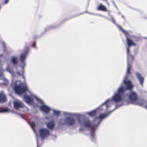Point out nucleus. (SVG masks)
<instances>
[{
  "label": "nucleus",
  "instance_id": "nucleus-1",
  "mask_svg": "<svg viewBox=\"0 0 147 147\" xmlns=\"http://www.w3.org/2000/svg\"><path fill=\"white\" fill-rule=\"evenodd\" d=\"M124 87L122 86V85H120L117 89V93L114 94L112 98L108 99L98 107L97 109L101 111L105 112L107 111L111 105L108 104L107 105V102L111 103L112 101H113L115 102H117L121 101L122 100L123 96H124Z\"/></svg>",
  "mask_w": 147,
  "mask_h": 147
},
{
  "label": "nucleus",
  "instance_id": "nucleus-2",
  "mask_svg": "<svg viewBox=\"0 0 147 147\" xmlns=\"http://www.w3.org/2000/svg\"><path fill=\"white\" fill-rule=\"evenodd\" d=\"M117 107L116 106L114 109L111 111H109L107 114L105 113L100 114L99 117H96L94 120L93 123H91L89 119H86L83 126L89 129H93L95 126H98L102 120L109 115L116 109Z\"/></svg>",
  "mask_w": 147,
  "mask_h": 147
},
{
  "label": "nucleus",
  "instance_id": "nucleus-3",
  "mask_svg": "<svg viewBox=\"0 0 147 147\" xmlns=\"http://www.w3.org/2000/svg\"><path fill=\"white\" fill-rule=\"evenodd\" d=\"M11 85L15 92L18 95H21L28 90L26 84H23L20 80L12 82Z\"/></svg>",
  "mask_w": 147,
  "mask_h": 147
},
{
  "label": "nucleus",
  "instance_id": "nucleus-4",
  "mask_svg": "<svg viewBox=\"0 0 147 147\" xmlns=\"http://www.w3.org/2000/svg\"><path fill=\"white\" fill-rule=\"evenodd\" d=\"M28 48H26V51L23 53L21 54L20 57V60L21 64L19 66L16 68V72L17 74L19 76H21L24 78L23 76L24 71V67L26 66L25 62V57L28 54Z\"/></svg>",
  "mask_w": 147,
  "mask_h": 147
},
{
  "label": "nucleus",
  "instance_id": "nucleus-5",
  "mask_svg": "<svg viewBox=\"0 0 147 147\" xmlns=\"http://www.w3.org/2000/svg\"><path fill=\"white\" fill-rule=\"evenodd\" d=\"M131 66L130 63H127V69L126 75L125 76L124 79L121 85H122L124 87V90L125 89L131 90L133 87V85L131 81L130 80H127L128 77L130 73V69Z\"/></svg>",
  "mask_w": 147,
  "mask_h": 147
},
{
  "label": "nucleus",
  "instance_id": "nucleus-6",
  "mask_svg": "<svg viewBox=\"0 0 147 147\" xmlns=\"http://www.w3.org/2000/svg\"><path fill=\"white\" fill-rule=\"evenodd\" d=\"M127 42L128 45V47L127 48V63H130L132 61L133 59V57L129 54V48L130 47L133 45L135 46L136 44H135L133 41L128 38H127Z\"/></svg>",
  "mask_w": 147,
  "mask_h": 147
},
{
  "label": "nucleus",
  "instance_id": "nucleus-7",
  "mask_svg": "<svg viewBox=\"0 0 147 147\" xmlns=\"http://www.w3.org/2000/svg\"><path fill=\"white\" fill-rule=\"evenodd\" d=\"M62 119H61L59 121V123L62 125H72L75 124L76 122V119L72 117H68L65 118L63 122L61 121Z\"/></svg>",
  "mask_w": 147,
  "mask_h": 147
},
{
  "label": "nucleus",
  "instance_id": "nucleus-8",
  "mask_svg": "<svg viewBox=\"0 0 147 147\" xmlns=\"http://www.w3.org/2000/svg\"><path fill=\"white\" fill-rule=\"evenodd\" d=\"M40 136L42 141L43 140L50 135L49 131L46 128H41L39 130Z\"/></svg>",
  "mask_w": 147,
  "mask_h": 147
},
{
  "label": "nucleus",
  "instance_id": "nucleus-9",
  "mask_svg": "<svg viewBox=\"0 0 147 147\" xmlns=\"http://www.w3.org/2000/svg\"><path fill=\"white\" fill-rule=\"evenodd\" d=\"M126 95L131 103H134L137 99V94L135 92H131L129 95L127 94Z\"/></svg>",
  "mask_w": 147,
  "mask_h": 147
},
{
  "label": "nucleus",
  "instance_id": "nucleus-10",
  "mask_svg": "<svg viewBox=\"0 0 147 147\" xmlns=\"http://www.w3.org/2000/svg\"><path fill=\"white\" fill-rule=\"evenodd\" d=\"M135 74L139 82L140 85L143 86V82L144 81V78L139 73L136 72L135 73Z\"/></svg>",
  "mask_w": 147,
  "mask_h": 147
},
{
  "label": "nucleus",
  "instance_id": "nucleus-11",
  "mask_svg": "<svg viewBox=\"0 0 147 147\" xmlns=\"http://www.w3.org/2000/svg\"><path fill=\"white\" fill-rule=\"evenodd\" d=\"M78 115L76 117L78 118V123L81 126H83L84 123L85 121L86 118L82 119V115L78 113H77Z\"/></svg>",
  "mask_w": 147,
  "mask_h": 147
},
{
  "label": "nucleus",
  "instance_id": "nucleus-12",
  "mask_svg": "<svg viewBox=\"0 0 147 147\" xmlns=\"http://www.w3.org/2000/svg\"><path fill=\"white\" fill-rule=\"evenodd\" d=\"M13 103L14 108L16 109L23 107L24 106V105L22 102L18 100H16L14 101Z\"/></svg>",
  "mask_w": 147,
  "mask_h": 147
},
{
  "label": "nucleus",
  "instance_id": "nucleus-13",
  "mask_svg": "<svg viewBox=\"0 0 147 147\" xmlns=\"http://www.w3.org/2000/svg\"><path fill=\"white\" fill-rule=\"evenodd\" d=\"M40 108L41 111L47 114H48L49 111L52 110L49 107L44 104L41 106Z\"/></svg>",
  "mask_w": 147,
  "mask_h": 147
},
{
  "label": "nucleus",
  "instance_id": "nucleus-14",
  "mask_svg": "<svg viewBox=\"0 0 147 147\" xmlns=\"http://www.w3.org/2000/svg\"><path fill=\"white\" fill-rule=\"evenodd\" d=\"M109 15L110 17V20L113 23L117 25L119 28L122 31H123L124 33L125 34H127V32L126 31H125L123 30L121 27L120 26H119L116 23L115 20H114V18L113 16L111 15L110 14V13H109Z\"/></svg>",
  "mask_w": 147,
  "mask_h": 147
},
{
  "label": "nucleus",
  "instance_id": "nucleus-15",
  "mask_svg": "<svg viewBox=\"0 0 147 147\" xmlns=\"http://www.w3.org/2000/svg\"><path fill=\"white\" fill-rule=\"evenodd\" d=\"M24 99L26 102L28 104H32L33 103V100L29 96L26 95L24 96Z\"/></svg>",
  "mask_w": 147,
  "mask_h": 147
},
{
  "label": "nucleus",
  "instance_id": "nucleus-16",
  "mask_svg": "<svg viewBox=\"0 0 147 147\" xmlns=\"http://www.w3.org/2000/svg\"><path fill=\"white\" fill-rule=\"evenodd\" d=\"M30 124V125L31 126V127H32V128L33 129L34 131V132L35 133V135H36V141H37V147H39V145H38V138H39V137L38 135L36 134V132L35 131V130L34 129V128L35 127V123L34 122H32Z\"/></svg>",
  "mask_w": 147,
  "mask_h": 147
},
{
  "label": "nucleus",
  "instance_id": "nucleus-17",
  "mask_svg": "<svg viewBox=\"0 0 147 147\" xmlns=\"http://www.w3.org/2000/svg\"><path fill=\"white\" fill-rule=\"evenodd\" d=\"M6 98L3 92H0V102L3 103L6 101Z\"/></svg>",
  "mask_w": 147,
  "mask_h": 147
},
{
  "label": "nucleus",
  "instance_id": "nucleus-18",
  "mask_svg": "<svg viewBox=\"0 0 147 147\" xmlns=\"http://www.w3.org/2000/svg\"><path fill=\"white\" fill-rule=\"evenodd\" d=\"M47 127L50 129H52L55 125L54 122L53 121H50L46 123Z\"/></svg>",
  "mask_w": 147,
  "mask_h": 147
},
{
  "label": "nucleus",
  "instance_id": "nucleus-19",
  "mask_svg": "<svg viewBox=\"0 0 147 147\" xmlns=\"http://www.w3.org/2000/svg\"><path fill=\"white\" fill-rule=\"evenodd\" d=\"M63 114L65 116H76L77 113H74L69 112H63Z\"/></svg>",
  "mask_w": 147,
  "mask_h": 147
},
{
  "label": "nucleus",
  "instance_id": "nucleus-20",
  "mask_svg": "<svg viewBox=\"0 0 147 147\" xmlns=\"http://www.w3.org/2000/svg\"><path fill=\"white\" fill-rule=\"evenodd\" d=\"M98 10H101L103 11H107L106 7L102 4L100 5L97 8Z\"/></svg>",
  "mask_w": 147,
  "mask_h": 147
},
{
  "label": "nucleus",
  "instance_id": "nucleus-21",
  "mask_svg": "<svg viewBox=\"0 0 147 147\" xmlns=\"http://www.w3.org/2000/svg\"><path fill=\"white\" fill-rule=\"evenodd\" d=\"M96 113V110H93L90 112L86 113H85L88 114L90 116L92 117Z\"/></svg>",
  "mask_w": 147,
  "mask_h": 147
},
{
  "label": "nucleus",
  "instance_id": "nucleus-22",
  "mask_svg": "<svg viewBox=\"0 0 147 147\" xmlns=\"http://www.w3.org/2000/svg\"><path fill=\"white\" fill-rule=\"evenodd\" d=\"M10 111V110H9L7 107H6L2 109L0 111V113H8Z\"/></svg>",
  "mask_w": 147,
  "mask_h": 147
},
{
  "label": "nucleus",
  "instance_id": "nucleus-23",
  "mask_svg": "<svg viewBox=\"0 0 147 147\" xmlns=\"http://www.w3.org/2000/svg\"><path fill=\"white\" fill-rule=\"evenodd\" d=\"M11 60L14 64H16L18 62L17 58L16 57H13L11 58Z\"/></svg>",
  "mask_w": 147,
  "mask_h": 147
},
{
  "label": "nucleus",
  "instance_id": "nucleus-24",
  "mask_svg": "<svg viewBox=\"0 0 147 147\" xmlns=\"http://www.w3.org/2000/svg\"><path fill=\"white\" fill-rule=\"evenodd\" d=\"M6 70L9 72L11 75L13 74V71L10 68L9 66V64H8L6 68Z\"/></svg>",
  "mask_w": 147,
  "mask_h": 147
},
{
  "label": "nucleus",
  "instance_id": "nucleus-25",
  "mask_svg": "<svg viewBox=\"0 0 147 147\" xmlns=\"http://www.w3.org/2000/svg\"><path fill=\"white\" fill-rule=\"evenodd\" d=\"M52 110L53 112L54 115H55L57 116H58L59 115L60 113V112L59 111L55 110L54 109H53Z\"/></svg>",
  "mask_w": 147,
  "mask_h": 147
},
{
  "label": "nucleus",
  "instance_id": "nucleus-26",
  "mask_svg": "<svg viewBox=\"0 0 147 147\" xmlns=\"http://www.w3.org/2000/svg\"><path fill=\"white\" fill-rule=\"evenodd\" d=\"M91 138L92 141L95 139L96 138V135L94 132H92L91 133Z\"/></svg>",
  "mask_w": 147,
  "mask_h": 147
},
{
  "label": "nucleus",
  "instance_id": "nucleus-27",
  "mask_svg": "<svg viewBox=\"0 0 147 147\" xmlns=\"http://www.w3.org/2000/svg\"><path fill=\"white\" fill-rule=\"evenodd\" d=\"M36 98V99L39 102L43 104L44 102L43 101V100H41V99L38 98V97H36V96H34Z\"/></svg>",
  "mask_w": 147,
  "mask_h": 147
},
{
  "label": "nucleus",
  "instance_id": "nucleus-28",
  "mask_svg": "<svg viewBox=\"0 0 147 147\" xmlns=\"http://www.w3.org/2000/svg\"><path fill=\"white\" fill-rule=\"evenodd\" d=\"M3 77V78L2 79V80L5 82H8V80L7 79L5 78L4 77V76Z\"/></svg>",
  "mask_w": 147,
  "mask_h": 147
},
{
  "label": "nucleus",
  "instance_id": "nucleus-29",
  "mask_svg": "<svg viewBox=\"0 0 147 147\" xmlns=\"http://www.w3.org/2000/svg\"><path fill=\"white\" fill-rule=\"evenodd\" d=\"M2 45H3V49H4V52H5V43L4 42H2Z\"/></svg>",
  "mask_w": 147,
  "mask_h": 147
},
{
  "label": "nucleus",
  "instance_id": "nucleus-30",
  "mask_svg": "<svg viewBox=\"0 0 147 147\" xmlns=\"http://www.w3.org/2000/svg\"><path fill=\"white\" fill-rule=\"evenodd\" d=\"M84 129L83 128L80 127L79 129V130L81 132H82L84 131Z\"/></svg>",
  "mask_w": 147,
  "mask_h": 147
},
{
  "label": "nucleus",
  "instance_id": "nucleus-31",
  "mask_svg": "<svg viewBox=\"0 0 147 147\" xmlns=\"http://www.w3.org/2000/svg\"><path fill=\"white\" fill-rule=\"evenodd\" d=\"M16 114H17L18 115L22 117H23L21 115H20V113H16Z\"/></svg>",
  "mask_w": 147,
  "mask_h": 147
},
{
  "label": "nucleus",
  "instance_id": "nucleus-32",
  "mask_svg": "<svg viewBox=\"0 0 147 147\" xmlns=\"http://www.w3.org/2000/svg\"><path fill=\"white\" fill-rule=\"evenodd\" d=\"M9 1V0H6L5 1V4H7Z\"/></svg>",
  "mask_w": 147,
  "mask_h": 147
},
{
  "label": "nucleus",
  "instance_id": "nucleus-33",
  "mask_svg": "<svg viewBox=\"0 0 147 147\" xmlns=\"http://www.w3.org/2000/svg\"><path fill=\"white\" fill-rule=\"evenodd\" d=\"M3 74L2 73H1V74H0V77H3Z\"/></svg>",
  "mask_w": 147,
  "mask_h": 147
},
{
  "label": "nucleus",
  "instance_id": "nucleus-34",
  "mask_svg": "<svg viewBox=\"0 0 147 147\" xmlns=\"http://www.w3.org/2000/svg\"><path fill=\"white\" fill-rule=\"evenodd\" d=\"M144 107L145 109H147V105H146V106H144Z\"/></svg>",
  "mask_w": 147,
  "mask_h": 147
},
{
  "label": "nucleus",
  "instance_id": "nucleus-35",
  "mask_svg": "<svg viewBox=\"0 0 147 147\" xmlns=\"http://www.w3.org/2000/svg\"><path fill=\"white\" fill-rule=\"evenodd\" d=\"M90 13V14H93V15H96V14H95L94 13Z\"/></svg>",
  "mask_w": 147,
  "mask_h": 147
},
{
  "label": "nucleus",
  "instance_id": "nucleus-36",
  "mask_svg": "<svg viewBox=\"0 0 147 147\" xmlns=\"http://www.w3.org/2000/svg\"><path fill=\"white\" fill-rule=\"evenodd\" d=\"M2 56V54L0 55V57H1Z\"/></svg>",
  "mask_w": 147,
  "mask_h": 147
},
{
  "label": "nucleus",
  "instance_id": "nucleus-37",
  "mask_svg": "<svg viewBox=\"0 0 147 147\" xmlns=\"http://www.w3.org/2000/svg\"><path fill=\"white\" fill-rule=\"evenodd\" d=\"M32 47H34V45H32Z\"/></svg>",
  "mask_w": 147,
  "mask_h": 147
},
{
  "label": "nucleus",
  "instance_id": "nucleus-38",
  "mask_svg": "<svg viewBox=\"0 0 147 147\" xmlns=\"http://www.w3.org/2000/svg\"><path fill=\"white\" fill-rule=\"evenodd\" d=\"M122 18H124V17H123V16H122Z\"/></svg>",
  "mask_w": 147,
  "mask_h": 147
},
{
  "label": "nucleus",
  "instance_id": "nucleus-39",
  "mask_svg": "<svg viewBox=\"0 0 147 147\" xmlns=\"http://www.w3.org/2000/svg\"><path fill=\"white\" fill-rule=\"evenodd\" d=\"M115 6L116 7H116V5H115Z\"/></svg>",
  "mask_w": 147,
  "mask_h": 147
}]
</instances>
